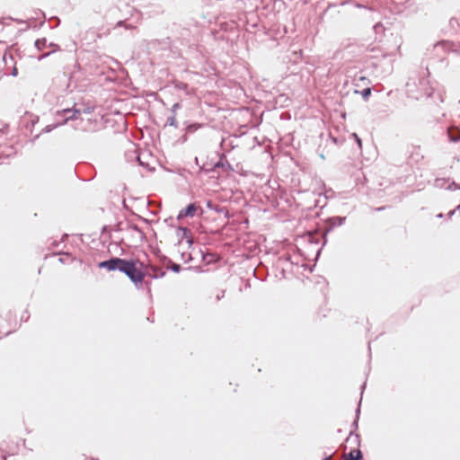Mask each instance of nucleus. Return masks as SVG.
Here are the masks:
<instances>
[{
  "label": "nucleus",
  "mask_w": 460,
  "mask_h": 460,
  "mask_svg": "<svg viewBox=\"0 0 460 460\" xmlns=\"http://www.w3.org/2000/svg\"><path fill=\"white\" fill-rule=\"evenodd\" d=\"M99 267L110 271L119 270L136 284L142 283L146 276L144 263L138 260L127 261L120 258H112L100 262Z\"/></svg>",
  "instance_id": "f257e3e1"
},
{
  "label": "nucleus",
  "mask_w": 460,
  "mask_h": 460,
  "mask_svg": "<svg viewBox=\"0 0 460 460\" xmlns=\"http://www.w3.org/2000/svg\"><path fill=\"white\" fill-rule=\"evenodd\" d=\"M200 209L199 206L196 205L195 203H191L190 205H188L184 209H181L179 214H178V217L177 218L178 219H181L183 217H192L195 216L196 212Z\"/></svg>",
  "instance_id": "f03ea898"
},
{
  "label": "nucleus",
  "mask_w": 460,
  "mask_h": 460,
  "mask_svg": "<svg viewBox=\"0 0 460 460\" xmlns=\"http://www.w3.org/2000/svg\"><path fill=\"white\" fill-rule=\"evenodd\" d=\"M344 460H359L362 457L361 451L359 449L351 450L349 454H344Z\"/></svg>",
  "instance_id": "7ed1b4c3"
},
{
  "label": "nucleus",
  "mask_w": 460,
  "mask_h": 460,
  "mask_svg": "<svg viewBox=\"0 0 460 460\" xmlns=\"http://www.w3.org/2000/svg\"><path fill=\"white\" fill-rule=\"evenodd\" d=\"M66 112H72V115H70L68 118H66L64 120V123H66L69 119H76L78 118V115L80 114V111L78 110L72 111L69 109H66V110L62 111V113H66Z\"/></svg>",
  "instance_id": "20e7f679"
},
{
  "label": "nucleus",
  "mask_w": 460,
  "mask_h": 460,
  "mask_svg": "<svg viewBox=\"0 0 460 460\" xmlns=\"http://www.w3.org/2000/svg\"><path fill=\"white\" fill-rule=\"evenodd\" d=\"M448 133L451 140L457 141L459 139L460 132L456 128H449Z\"/></svg>",
  "instance_id": "39448f33"
},
{
  "label": "nucleus",
  "mask_w": 460,
  "mask_h": 460,
  "mask_svg": "<svg viewBox=\"0 0 460 460\" xmlns=\"http://www.w3.org/2000/svg\"><path fill=\"white\" fill-rule=\"evenodd\" d=\"M361 94L364 99H367L371 94V88L367 87V88L364 89L362 91Z\"/></svg>",
  "instance_id": "423d86ee"
},
{
  "label": "nucleus",
  "mask_w": 460,
  "mask_h": 460,
  "mask_svg": "<svg viewBox=\"0 0 460 460\" xmlns=\"http://www.w3.org/2000/svg\"><path fill=\"white\" fill-rule=\"evenodd\" d=\"M201 167H202V168H204V169H205V170H207V171H209V170H210V168H205V165H204V164H203V165H201Z\"/></svg>",
  "instance_id": "0eeeda50"
},
{
  "label": "nucleus",
  "mask_w": 460,
  "mask_h": 460,
  "mask_svg": "<svg viewBox=\"0 0 460 460\" xmlns=\"http://www.w3.org/2000/svg\"><path fill=\"white\" fill-rule=\"evenodd\" d=\"M118 25H119V26H122V25H123V22H118Z\"/></svg>",
  "instance_id": "6e6552de"
},
{
  "label": "nucleus",
  "mask_w": 460,
  "mask_h": 460,
  "mask_svg": "<svg viewBox=\"0 0 460 460\" xmlns=\"http://www.w3.org/2000/svg\"><path fill=\"white\" fill-rule=\"evenodd\" d=\"M365 79H366V77H365V76H361V77H360V80H365Z\"/></svg>",
  "instance_id": "1a4fd4ad"
},
{
  "label": "nucleus",
  "mask_w": 460,
  "mask_h": 460,
  "mask_svg": "<svg viewBox=\"0 0 460 460\" xmlns=\"http://www.w3.org/2000/svg\"><path fill=\"white\" fill-rule=\"evenodd\" d=\"M90 460H94L93 458H91Z\"/></svg>",
  "instance_id": "9d476101"
}]
</instances>
